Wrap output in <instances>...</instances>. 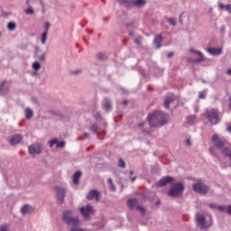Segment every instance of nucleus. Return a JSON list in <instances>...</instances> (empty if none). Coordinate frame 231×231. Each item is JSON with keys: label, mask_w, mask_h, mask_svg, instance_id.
I'll return each instance as SVG.
<instances>
[{"label": "nucleus", "mask_w": 231, "mask_h": 231, "mask_svg": "<svg viewBox=\"0 0 231 231\" xmlns=\"http://www.w3.org/2000/svg\"><path fill=\"white\" fill-rule=\"evenodd\" d=\"M212 142L217 149H219V151H222V154H225L226 158H229L231 162V150L228 147L225 148V142L221 141L219 139V136L215 134L212 135Z\"/></svg>", "instance_id": "1"}, {"label": "nucleus", "mask_w": 231, "mask_h": 231, "mask_svg": "<svg viewBox=\"0 0 231 231\" xmlns=\"http://www.w3.org/2000/svg\"><path fill=\"white\" fill-rule=\"evenodd\" d=\"M185 191V184L183 182H175L168 191V196L171 198H180Z\"/></svg>", "instance_id": "2"}, {"label": "nucleus", "mask_w": 231, "mask_h": 231, "mask_svg": "<svg viewBox=\"0 0 231 231\" xmlns=\"http://www.w3.org/2000/svg\"><path fill=\"white\" fill-rule=\"evenodd\" d=\"M194 180L197 181L195 184L192 185V189L194 190V192H197V194H200L201 196L208 194L210 187L203 183L201 181V179H194Z\"/></svg>", "instance_id": "3"}, {"label": "nucleus", "mask_w": 231, "mask_h": 231, "mask_svg": "<svg viewBox=\"0 0 231 231\" xmlns=\"http://www.w3.org/2000/svg\"><path fill=\"white\" fill-rule=\"evenodd\" d=\"M204 117L208 119V122L212 125H217L219 122V113L216 109L207 110L204 114Z\"/></svg>", "instance_id": "4"}, {"label": "nucleus", "mask_w": 231, "mask_h": 231, "mask_svg": "<svg viewBox=\"0 0 231 231\" xmlns=\"http://www.w3.org/2000/svg\"><path fill=\"white\" fill-rule=\"evenodd\" d=\"M55 190H56V199L59 205H62L64 203V199H66V192H67L66 189L60 186H56Z\"/></svg>", "instance_id": "5"}, {"label": "nucleus", "mask_w": 231, "mask_h": 231, "mask_svg": "<svg viewBox=\"0 0 231 231\" xmlns=\"http://www.w3.org/2000/svg\"><path fill=\"white\" fill-rule=\"evenodd\" d=\"M171 183H174V177L167 175L158 180L155 183V187L162 189V187H167V185H171Z\"/></svg>", "instance_id": "6"}, {"label": "nucleus", "mask_w": 231, "mask_h": 231, "mask_svg": "<svg viewBox=\"0 0 231 231\" xmlns=\"http://www.w3.org/2000/svg\"><path fill=\"white\" fill-rule=\"evenodd\" d=\"M79 211L85 219H89L91 217V214L95 212V209H93V206L88 204L87 206L81 207Z\"/></svg>", "instance_id": "7"}, {"label": "nucleus", "mask_w": 231, "mask_h": 231, "mask_svg": "<svg viewBox=\"0 0 231 231\" xmlns=\"http://www.w3.org/2000/svg\"><path fill=\"white\" fill-rule=\"evenodd\" d=\"M121 5H125V3H131L133 6H136L137 8H142V6H145L147 5V0H118Z\"/></svg>", "instance_id": "8"}, {"label": "nucleus", "mask_w": 231, "mask_h": 231, "mask_svg": "<svg viewBox=\"0 0 231 231\" xmlns=\"http://www.w3.org/2000/svg\"><path fill=\"white\" fill-rule=\"evenodd\" d=\"M7 142H9L10 145L14 147V145H17L21 142H23V135H21V134L11 135L10 137L7 138Z\"/></svg>", "instance_id": "9"}, {"label": "nucleus", "mask_w": 231, "mask_h": 231, "mask_svg": "<svg viewBox=\"0 0 231 231\" xmlns=\"http://www.w3.org/2000/svg\"><path fill=\"white\" fill-rule=\"evenodd\" d=\"M42 150L43 148L42 143L32 144L28 147L29 154H41Z\"/></svg>", "instance_id": "10"}, {"label": "nucleus", "mask_w": 231, "mask_h": 231, "mask_svg": "<svg viewBox=\"0 0 231 231\" xmlns=\"http://www.w3.org/2000/svg\"><path fill=\"white\" fill-rule=\"evenodd\" d=\"M86 199L88 201H92V199H96V201H98L100 199V191L97 189H91L87 195Z\"/></svg>", "instance_id": "11"}, {"label": "nucleus", "mask_w": 231, "mask_h": 231, "mask_svg": "<svg viewBox=\"0 0 231 231\" xmlns=\"http://www.w3.org/2000/svg\"><path fill=\"white\" fill-rule=\"evenodd\" d=\"M101 106L106 113H110V111H113V105L111 104V99L108 97H104Z\"/></svg>", "instance_id": "12"}, {"label": "nucleus", "mask_w": 231, "mask_h": 231, "mask_svg": "<svg viewBox=\"0 0 231 231\" xmlns=\"http://www.w3.org/2000/svg\"><path fill=\"white\" fill-rule=\"evenodd\" d=\"M156 113H149L147 116V122L151 127V129H154L158 127V123L152 122V120H156Z\"/></svg>", "instance_id": "13"}, {"label": "nucleus", "mask_w": 231, "mask_h": 231, "mask_svg": "<svg viewBox=\"0 0 231 231\" xmlns=\"http://www.w3.org/2000/svg\"><path fill=\"white\" fill-rule=\"evenodd\" d=\"M160 116H161V119L158 120V124L160 127H163V125H167V124L169 123L170 116H169V114L163 113V112H161Z\"/></svg>", "instance_id": "14"}, {"label": "nucleus", "mask_w": 231, "mask_h": 231, "mask_svg": "<svg viewBox=\"0 0 231 231\" xmlns=\"http://www.w3.org/2000/svg\"><path fill=\"white\" fill-rule=\"evenodd\" d=\"M198 225L201 226V228H208L210 226L209 225L207 224V219L205 218V216L200 215L196 217Z\"/></svg>", "instance_id": "15"}, {"label": "nucleus", "mask_w": 231, "mask_h": 231, "mask_svg": "<svg viewBox=\"0 0 231 231\" xmlns=\"http://www.w3.org/2000/svg\"><path fill=\"white\" fill-rule=\"evenodd\" d=\"M35 210V208L29 204H25L21 208V213L24 216L26 214H32Z\"/></svg>", "instance_id": "16"}, {"label": "nucleus", "mask_w": 231, "mask_h": 231, "mask_svg": "<svg viewBox=\"0 0 231 231\" xmlns=\"http://www.w3.org/2000/svg\"><path fill=\"white\" fill-rule=\"evenodd\" d=\"M175 100L176 99L174 98L173 94L168 95L164 100V107L166 109H169L171 107V104H172V102H174Z\"/></svg>", "instance_id": "17"}, {"label": "nucleus", "mask_w": 231, "mask_h": 231, "mask_svg": "<svg viewBox=\"0 0 231 231\" xmlns=\"http://www.w3.org/2000/svg\"><path fill=\"white\" fill-rule=\"evenodd\" d=\"M80 178H82V171H77L73 175H72V183L74 185H79L80 183Z\"/></svg>", "instance_id": "18"}, {"label": "nucleus", "mask_w": 231, "mask_h": 231, "mask_svg": "<svg viewBox=\"0 0 231 231\" xmlns=\"http://www.w3.org/2000/svg\"><path fill=\"white\" fill-rule=\"evenodd\" d=\"M208 52L210 53V55L217 56L221 55L223 53V49L221 48H216V47H209L208 49Z\"/></svg>", "instance_id": "19"}, {"label": "nucleus", "mask_w": 231, "mask_h": 231, "mask_svg": "<svg viewBox=\"0 0 231 231\" xmlns=\"http://www.w3.org/2000/svg\"><path fill=\"white\" fill-rule=\"evenodd\" d=\"M136 203H138V199H134V198H132V199H129L127 201H126V205L127 207H129V208L131 210H133V208H134L135 207H137L138 205H136Z\"/></svg>", "instance_id": "20"}, {"label": "nucleus", "mask_w": 231, "mask_h": 231, "mask_svg": "<svg viewBox=\"0 0 231 231\" xmlns=\"http://www.w3.org/2000/svg\"><path fill=\"white\" fill-rule=\"evenodd\" d=\"M162 41H163V37H162V35L155 36L154 44H155L156 50H160L162 48Z\"/></svg>", "instance_id": "21"}, {"label": "nucleus", "mask_w": 231, "mask_h": 231, "mask_svg": "<svg viewBox=\"0 0 231 231\" xmlns=\"http://www.w3.org/2000/svg\"><path fill=\"white\" fill-rule=\"evenodd\" d=\"M218 8H220V10H226V12H228V14H231V4L225 5L223 3H219Z\"/></svg>", "instance_id": "22"}, {"label": "nucleus", "mask_w": 231, "mask_h": 231, "mask_svg": "<svg viewBox=\"0 0 231 231\" xmlns=\"http://www.w3.org/2000/svg\"><path fill=\"white\" fill-rule=\"evenodd\" d=\"M205 59H188V62L192 66H196V64H201L204 62Z\"/></svg>", "instance_id": "23"}, {"label": "nucleus", "mask_w": 231, "mask_h": 231, "mask_svg": "<svg viewBox=\"0 0 231 231\" xmlns=\"http://www.w3.org/2000/svg\"><path fill=\"white\" fill-rule=\"evenodd\" d=\"M107 183L109 185L108 189L111 192H116V186L115 185V183H113V179L108 178L107 179Z\"/></svg>", "instance_id": "24"}, {"label": "nucleus", "mask_w": 231, "mask_h": 231, "mask_svg": "<svg viewBox=\"0 0 231 231\" xmlns=\"http://www.w3.org/2000/svg\"><path fill=\"white\" fill-rule=\"evenodd\" d=\"M25 118L26 120H32V118H33V110L25 108Z\"/></svg>", "instance_id": "25"}, {"label": "nucleus", "mask_w": 231, "mask_h": 231, "mask_svg": "<svg viewBox=\"0 0 231 231\" xmlns=\"http://www.w3.org/2000/svg\"><path fill=\"white\" fill-rule=\"evenodd\" d=\"M16 28H17V23H15V22H10L7 24V30H9V32H15Z\"/></svg>", "instance_id": "26"}, {"label": "nucleus", "mask_w": 231, "mask_h": 231, "mask_svg": "<svg viewBox=\"0 0 231 231\" xmlns=\"http://www.w3.org/2000/svg\"><path fill=\"white\" fill-rule=\"evenodd\" d=\"M24 14L27 15H33V14H35V9L31 5H27V8L24 10Z\"/></svg>", "instance_id": "27"}, {"label": "nucleus", "mask_w": 231, "mask_h": 231, "mask_svg": "<svg viewBox=\"0 0 231 231\" xmlns=\"http://www.w3.org/2000/svg\"><path fill=\"white\" fill-rule=\"evenodd\" d=\"M32 68L33 71H39V69H41V68H42L41 62L34 61L32 65Z\"/></svg>", "instance_id": "28"}, {"label": "nucleus", "mask_w": 231, "mask_h": 231, "mask_svg": "<svg viewBox=\"0 0 231 231\" xmlns=\"http://www.w3.org/2000/svg\"><path fill=\"white\" fill-rule=\"evenodd\" d=\"M99 127H98V125L97 124H93L91 126H90V131L92 133H94V134H98V131H99Z\"/></svg>", "instance_id": "29"}, {"label": "nucleus", "mask_w": 231, "mask_h": 231, "mask_svg": "<svg viewBox=\"0 0 231 231\" xmlns=\"http://www.w3.org/2000/svg\"><path fill=\"white\" fill-rule=\"evenodd\" d=\"M64 147H66V142H64V141L59 142V140H58L56 143V148L57 149H64Z\"/></svg>", "instance_id": "30"}, {"label": "nucleus", "mask_w": 231, "mask_h": 231, "mask_svg": "<svg viewBox=\"0 0 231 231\" xmlns=\"http://www.w3.org/2000/svg\"><path fill=\"white\" fill-rule=\"evenodd\" d=\"M189 51H190V53H194L195 55H198L199 57V59H204L203 52H201L199 51H196L194 49H190Z\"/></svg>", "instance_id": "31"}, {"label": "nucleus", "mask_w": 231, "mask_h": 231, "mask_svg": "<svg viewBox=\"0 0 231 231\" xmlns=\"http://www.w3.org/2000/svg\"><path fill=\"white\" fill-rule=\"evenodd\" d=\"M46 41H48V32H42L41 40L42 44H46Z\"/></svg>", "instance_id": "32"}, {"label": "nucleus", "mask_w": 231, "mask_h": 231, "mask_svg": "<svg viewBox=\"0 0 231 231\" xmlns=\"http://www.w3.org/2000/svg\"><path fill=\"white\" fill-rule=\"evenodd\" d=\"M166 21H167V23H169V24H171V26H176V19L175 18L166 17Z\"/></svg>", "instance_id": "33"}, {"label": "nucleus", "mask_w": 231, "mask_h": 231, "mask_svg": "<svg viewBox=\"0 0 231 231\" xmlns=\"http://www.w3.org/2000/svg\"><path fill=\"white\" fill-rule=\"evenodd\" d=\"M80 73H82V69L69 70V75H72L73 77H77L78 75H80Z\"/></svg>", "instance_id": "34"}, {"label": "nucleus", "mask_w": 231, "mask_h": 231, "mask_svg": "<svg viewBox=\"0 0 231 231\" xmlns=\"http://www.w3.org/2000/svg\"><path fill=\"white\" fill-rule=\"evenodd\" d=\"M142 41H143V37L137 36L136 39L134 40V42L137 44V46H140V44H142Z\"/></svg>", "instance_id": "35"}, {"label": "nucleus", "mask_w": 231, "mask_h": 231, "mask_svg": "<svg viewBox=\"0 0 231 231\" xmlns=\"http://www.w3.org/2000/svg\"><path fill=\"white\" fill-rule=\"evenodd\" d=\"M49 113L53 115L54 116H59L60 118H64V116L60 113L55 112L53 110H50Z\"/></svg>", "instance_id": "36"}, {"label": "nucleus", "mask_w": 231, "mask_h": 231, "mask_svg": "<svg viewBox=\"0 0 231 231\" xmlns=\"http://www.w3.org/2000/svg\"><path fill=\"white\" fill-rule=\"evenodd\" d=\"M118 167H121V169H125V161H124V159L122 158L119 159Z\"/></svg>", "instance_id": "37"}, {"label": "nucleus", "mask_w": 231, "mask_h": 231, "mask_svg": "<svg viewBox=\"0 0 231 231\" xmlns=\"http://www.w3.org/2000/svg\"><path fill=\"white\" fill-rule=\"evenodd\" d=\"M199 98L200 100H205V98H207V93L205 91L199 92Z\"/></svg>", "instance_id": "38"}, {"label": "nucleus", "mask_w": 231, "mask_h": 231, "mask_svg": "<svg viewBox=\"0 0 231 231\" xmlns=\"http://www.w3.org/2000/svg\"><path fill=\"white\" fill-rule=\"evenodd\" d=\"M136 210H139V212H141V214H145V208H143V206L137 205L135 206Z\"/></svg>", "instance_id": "39"}, {"label": "nucleus", "mask_w": 231, "mask_h": 231, "mask_svg": "<svg viewBox=\"0 0 231 231\" xmlns=\"http://www.w3.org/2000/svg\"><path fill=\"white\" fill-rule=\"evenodd\" d=\"M51 25L50 22H46V23H44V32H43L48 33V30H50V27H51Z\"/></svg>", "instance_id": "40"}, {"label": "nucleus", "mask_w": 231, "mask_h": 231, "mask_svg": "<svg viewBox=\"0 0 231 231\" xmlns=\"http://www.w3.org/2000/svg\"><path fill=\"white\" fill-rule=\"evenodd\" d=\"M58 139H51L49 141V147H53V145H57Z\"/></svg>", "instance_id": "41"}, {"label": "nucleus", "mask_w": 231, "mask_h": 231, "mask_svg": "<svg viewBox=\"0 0 231 231\" xmlns=\"http://www.w3.org/2000/svg\"><path fill=\"white\" fill-rule=\"evenodd\" d=\"M185 12H182L180 15H179V23L180 24V26H183V15H184Z\"/></svg>", "instance_id": "42"}, {"label": "nucleus", "mask_w": 231, "mask_h": 231, "mask_svg": "<svg viewBox=\"0 0 231 231\" xmlns=\"http://www.w3.org/2000/svg\"><path fill=\"white\" fill-rule=\"evenodd\" d=\"M133 174H134V171H129V175H130V180H131L132 183H134V181H136V176L132 177Z\"/></svg>", "instance_id": "43"}, {"label": "nucleus", "mask_w": 231, "mask_h": 231, "mask_svg": "<svg viewBox=\"0 0 231 231\" xmlns=\"http://www.w3.org/2000/svg\"><path fill=\"white\" fill-rule=\"evenodd\" d=\"M94 117L96 118V120H102V114H100V112H97L94 115Z\"/></svg>", "instance_id": "44"}, {"label": "nucleus", "mask_w": 231, "mask_h": 231, "mask_svg": "<svg viewBox=\"0 0 231 231\" xmlns=\"http://www.w3.org/2000/svg\"><path fill=\"white\" fill-rule=\"evenodd\" d=\"M3 86H5L4 83H1L0 85V93H6L8 91L7 88H3Z\"/></svg>", "instance_id": "45"}, {"label": "nucleus", "mask_w": 231, "mask_h": 231, "mask_svg": "<svg viewBox=\"0 0 231 231\" xmlns=\"http://www.w3.org/2000/svg\"><path fill=\"white\" fill-rule=\"evenodd\" d=\"M125 26L126 28H131V26H134V21H132L130 23H125Z\"/></svg>", "instance_id": "46"}, {"label": "nucleus", "mask_w": 231, "mask_h": 231, "mask_svg": "<svg viewBox=\"0 0 231 231\" xmlns=\"http://www.w3.org/2000/svg\"><path fill=\"white\" fill-rule=\"evenodd\" d=\"M105 57H106V55L102 52H97V59H104Z\"/></svg>", "instance_id": "47"}, {"label": "nucleus", "mask_w": 231, "mask_h": 231, "mask_svg": "<svg viewBox=\"0 0 231 231\" xmlns=\"http://www.w3.org/2000/svg\"><path fill=\"white\" fill-rule=\"evenodd\" d=\"M217 208L219 212H225L226 210L223 206H217Z\"/></svg>", "instance_id": "48"}, {"label": "nucleus", "mask_w": 231, "mask_h": 231, "mask_svg": "<svg viewBox=\"0 0 231 231\" xmlns=\"http://www.w3.org/2000/svg\"><path fill=\"white\" fill-rule=\"evenodd\" d=\"M226 214H228V216H231V205H228L226 207Z\"/></svg>", "instance_id": "49"}, {"label": "nucleus", "mask_w": 231, "mask_h": 231, "mask_svg": "<svg viewBox=\"0 0 231 231\" xmlns=\"http://www.w3.org/2000/svg\"><path fill=\"white\" fill-rule=\"evenodd\" d=\"M143 136H151V132L144 130V131H143Z\"/></svg>", "instance_id": "50"}, {"label": "nucleus", "mask_w": 231, "mask_h": 231, "mask_svg": "<svg viewBox=\"0 0 231 231\" xmlns=\"http://www.w3.org/2000/svg\"><path fill=\"white\" fill-rule=\"evenodd\" d=\"M168 59H172V57H174V52L171 51L167 54Z\"/></svg>", "instance_id": "51"}, {"label": "nucleus", "mask_w": 231, "mask_h": 231, "mask_svg": "<svg viewBox=\"0 0 231 231\" xmlns=\"http://www.w3.org/2000/svg\"><path fill=\"white\" fill-rule=\"evenodd\" d=\"M186 145H189V147H190V145H192V143L190 142V139L186 140Z\"/></svg>", "instance_id": "52"}, {"label": "nucleus", "mask_w": 231, "mask_h": 231, "mask_svg": "<svg viewBox=\"0 0 231 231\" xmlns=\"http://www.w3.org/2000/svg\"><path fill=\"white\" fill-rule=\"evenodd\" d=\"M84 136H85V138H87L88 140H89V138H90V136H89V134H88V133H84Z\"/></svg>", "instance_id": "53"}, {"label": "nucleus", "mask_w": 231, "mask_h": 231, "mask_svg": "<svg viewBox=\"0 0 231 231\" xmlns=\"http://www.w3.org/2000/svg\"><path fill=\"white\" fill-rule=\"evenodd\" d=\"M42 6V8H44V2H42V0H39V3Z\"/></svg>", "instance_id": "54"}, {"label": "nucleus", "mask_w": 231, "mask_h": 231, "mask_svg": "<svg viewBox=\"0 0 231 231\" xmlns=\"http://www.w3.org/2000/svg\"><path fill=\"white\" fill-rule=\"evenodd\" d=\"M128 35H129L130 37H134V32H128Z\"/></svg>", "instance_id": "55"}, {"label": "nucleus", "mask_w": 231, "mask_h": 231, "mask_svg": "<svg viewBox=\"0 0 231 231\" xmlns=\"http://www.w3.org/2000/svg\"><path fill=\"white\" fill-rule=\"evenodd\" d=\"M122 104H123L124 106H127V104H129V101L124 100V101L122 102Z\"/></svg>", "instance_id": "56"}, {"label": "nucleus", "mask_w": 231, "mask_h": 231, "mask_svg": "<svg viewBox=\"0 0 231 231\" xmlns=\"http://www.w3.org/2000/svg\"><path fill=\"white\" fill-rule=\"evenodd\" d=\"M209 207H210V208H216V204L211 203V204H209Z\"/></svg>", "instance_id": "57"}, {"label": "nucleus", "mask_w": 231, "mask_h": 231, "mask_svg": "<svg viewBox=\"0 0 231 231\" xmlns=\"http://www.w3.org/2000/svg\"><path fill=\"white\" fill-rule=\"evenodd\" d=\"M139 127H143V125H145V124L144 123H139Z\"/></svg>", "instance_id": "58"}, {"label": "nucleus", "mask_w": 231, "mask_h": 231, "mask_svg": "<svg viewBox=\"0 0 231 231\" xmlns=\"http://www.w3.org/2000/svg\"><path fill=\"white\" fill-rule=\"evenodd\" d=\"M227 131H228V133H231V125L227 126Z\"/></svg>", "instance_id": "59"}, {"label": "nucleus", "mask_w": 231, "mask_h": 231, "mask_svg": "<svg viewBox=\"0 0 231 231\" xmlns=\"http://www.w3.org/2000/svg\"><path fill=\"white\" fill-rule=\"evenodd\" d=\"M108 19H109V18L105 17V18L103 19V21H104L105 23H106V21H107Z\"/></svg>", "instance_id": "60"}, {"label": "nucleus", "mask_w": 231, "mask_h": 231, "mask_svg": "<svg viewBox=\"0 0 231 231\" xmlns=\"http://www.w3.org/2000/svg\"><path fill=\"white\" fill-rule=\"evenodd\" d=\"M188 122H192V117H189Z\"/></svg>", "instance_id": "61"}, {"label": "nucleus", "mask_w": 231, "mask_h": 231, "mask_svg": "<svg viewBox=\"0 0 231 231\" xmlns=\"http://www.w3.org/2000/svg\"><path fill=\"white\" fill-rule=\"evenodd\" d=\"M201 82H203V84H207V80L205 79H201Z\"/></svg>", "instance_id": "62"}, {"label": "nucleus", "mask_w": 231, "mask_h": 231, "mask_svg": "<svg viewBox=\"0 0 231 231\" xmlns=\"http://www.w3.org/2000/svg\"><path fill=\"white\" fill-rule=\"evenodd\" d=\"M160 203H161V201L158 200V201L155 203V205L158 206V205H160Z\"/></svg>", "instance_id": "63"}, {"label": "nucleus", "mask_w": 231, "mask_h": 231, "mask_svg": "<svg viewBox=\"0 0 231 231\" xmlns=\"http://www.w3.org/2000/svg\"><path fill=\"white\" fill-rule=\"evenodd\" d=\"M32 102H37V98L32 97Z\"/></svg>", "instance_id": "64"}]
</instances>
